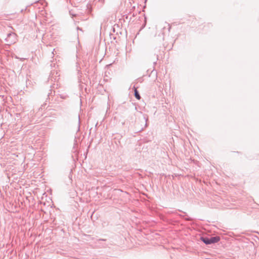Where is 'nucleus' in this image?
Returning <instances> with one entry per match:
<instances>
[{"label":"nucleus","mask_w":259,"mask_h":259,"mask_svg":"<svg viewBox=\"0 0 259 259\" xmlns=\"http://www.w3.org/2000/svg\"><path fill=\"white\" fill-rule=\"evenodd\" d=\"M201 239L206 244H210L218 242L220 240V238L218 236H216L211 237L210 238H202Z\"/></svg>","instance_id":"1"},{"label":"nucleus","mask_w":259,"mask_h":259,"mask_svg":"<svg viewBox=\"0 0 259 259\" xmlns=\"http://www.w3.org/2000/svg\"><path fill=\"white\" fill-rule=\"evenodd\" d=\"M134 92H135V96L138 99L140 100L141 99V97L137 91V88H134Z\"/></svg>","instance_id":"2"}]
</instances>
